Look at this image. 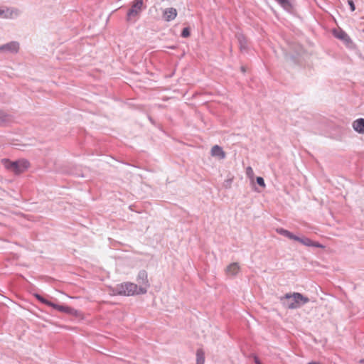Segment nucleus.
Listing matches in <instances>:
<instances>
[{
    "instance_id": "1",
    "label": "nucleus",
    "mask_w": 364,
    "mask_h": 364,
    "mask_svg": "<svg viewBox=\"0 0 364 364\" xmlns=\"http://www.w3.org/2000/svg\"><path fill=\"white\" fill-rule=\"evenodd\" d=\"M283 306L289 309H294L300 307L309 301L308 297L303 296L298 292L288 293L279 298Z\"/></svg>"
},
{
    "instance_id": "2",
    "label": "nucleus",
    "mask_w": 364,
    "mask_h": 364,
    "mask_svg": "<svg viewBox=\"0 0 364 364\" xmlns=\"http://www.w3.org/2000/svg\"><path fill=\"white\" fill-rule=\"evenodd\" d=\"M1 163L7 171L16 175L25 172L30 167V163L26 159L12 161L9 159H4L1 160Z\"/></svg>"
},
{
    "instance_id": "3",
    "label": "nucleus",
    "mask_w": 364,
    "mask_h": 364,
    "mask_svg": "<svg viewBox=\"0 0 364 364\" xmlns=\"http://www.w3.org/2000/svg\"><path fill=\"white\" fill-rule=\"evenodd\" d=\"M112 294L114 295L126 296L140 294L138 290V285L132 282H124L117 284L113 288Z\"/></svg>"
},
{
    "instance_id": "4",
    "label": "nucleus",
    "mask_w": 364,
    "mask_h": 364,
    "mask_svg": "<svg viewBox=\"0 0 364 364\" xmlns=\"http://www.w3.org/2000/svg\"><path fill=\"white\" fill-rule=\"evenodd\" d=\"M136 281L139 284L138 285V290L139 294H146L147 292L148 288L149 287L147 273L145 271L140 272L138 274Z\"/></svg>"
},
{
    "instance_id": "5",
    "label": "nucleus",
    "mask_w": 364,
    "mask_h": 364,
    "mask_svg": "<svg viewBox=\"0 0 364 364\" xmlns=\"http://www.w3.org/2000/svg\"><path fill=\"white\" fill-rule=\"evenodd\" d=\"M143 5V0H134L132 2L131 9L127 12L128 20L132 17L138 16L142 11Z\"/></svg>"
},
{
    "instance_id": "6",
    "label": "nucleus",
    "mask_w": 364,
    "mask_h": 364,
    "mask_svg": "<svg viewBox=\"0 0 364 364\" xmlns=\"http://www.w3.org/2000/svg\"><path fill=\"white\" fill-rule=\"evenodd\" d=\"M19 50V43L16 41H12L0 46V53H16Z\"/></svg>"
},
{
    "instance_id": "7",
    "label": "nucleus",
    "mask_w": 364,
    "mask_h": 364,
    "mask_svg": "<svg viewBox=\"0 0 364 364\" xmlns=\"http://www.w3.org/2000/svg\"><path fill=\"white\" fill-rule=\"evenodd\" d=\"M51 307L57 309L59 311L65 312V313L70 314V315H74V316L78 315V311L70 306L58 305V304H55L53 303V305Z\"/></svg>"
},
{
    "instance_id": "8",
    "label": "nucleus",
    "mask_w": 364,
    "mask_h": 364,
    "mask_svg": "<svg viewBox=\"0 0 364 364\" xmlns=\"http://www.w3.org/2000/svg\"><path fill=\"white\" fill-rule=\"evenodd\" d=\"M177 11L174 8L166 9L163 12V16L166 21L174 20L177 16Z\"/></svg>"
},
{
    "instance_id": "9",
    "label": "nucleus",
    "mask_w": 364,
    "mask_h": 364,
    "mask_svg": "<svg viewBox=\"0 0 364 364\" xmlns=\"http://www.w3.org/2000/svg\"><path fill=\"white\" fill-rule=\"evenodd\" d=\"M210 154L213 157H218L220 159L225 158V152L218 145H214L210 150Z\"/></svg>"
},
{
    "instance_id": "10",
    "label": "nucleus",
    "mask_w": 364,
    "mask_h": 364,
    "mask_svg": "<svg viewBox=\"0 0 364 364\" xmlns=\"http://www.w3.org/2000/svg\"><path fill=\"white\" fill-rule=\"evenodd\" d=\"M295 240L301 242V244H303L306 246H313V247H316L324 248V246H323L320 243H318L317 242H314L307 237L300 238V237H297V239H296Z\"/></svg>"
},
{
    "instance_id": "11",
    "label": "nucleus",
    "mask_w": 364,
    "mask_h": 364,
    "mask_svg": "<svg viewBox=\"0 0 364 364\" xmlns=\"http://www.w3.org/2000/svg\"><path fill=\"white\" fill-rule=\"evenodd\" d=\"M17 13L10 8H0V17L4 18H12Z\"/></svg>"
},
{
    "instance_id": "12",
    "label": "nucleus",
    "mask_w": 364,
    "mask_h": 364,
    "mask_svg": "<svg viewBox=\"0 0 364 364\" xmlns=\"http://www.w3.org/2000/svg\"><path fill=\"white\" fill-rule=\"evenodd\" d=\"M226 274L229 276H235L240 271V266L237 263H232L228 265L225 269Z\"/></svg>"
},
{
    "instance_id": "13",
    "label": "nucleus",
    "mask_w": 364,
    "mask_h": 364,
    "mask_svg": "<svg viewBox=\"0 0 364 364\" xmlns=\"http://www.w3.org/2000/svg\"><path fill=\"white\" fill-rule=\"evenodd\" d=\"M353 127L357 132L364 134V119L360 118L354 121Z\"/></svg>"
},
{
    "instance_id": "14",
    "label": "nucleus",
    "mask_w": 364,
    "mask_h": 364,
    "mask_svg": "<svg viewBox=\"0 0 364 364\" xmlns=\"http://www.w3.org/2000/svg\"><path fill=\"white\" fill-rule=\"evenodd\" d=\"M237 39L239 41L240 50L241 51L246 50L247 49V45H248L247 40L246 39V38L245 36H243L242 35H240L237 36Z\"/></svg>"
},
{
    "instance_id": "15",
    "label": "nucleus",
    "mask_w": 364,
    "mask_h": 364,
    "mask_svg": "<svg viewBox=\"0 0 364 364\" xmlns=\"http://www.w3.org/2000/svg\"><path fill=\"white\" fill-rule=\"evenodd\" d=\"M196 364L205 363V353L203 349H198L196 352Z\"/></svg>"
},
{
    "instance_id": "16",
    "label": "nucleus",
    "mask_w": 364,
    "mask_h": 364,
    "mask_svg": "<svg viewBox=\"0 0 364 364\" xmlns=\"http://www.w3.org/2000/svg\"><path fill=\"white\" fill-rule=\"evenodd\" d=\"M277 232H279V234L281 235H283L287 237H289V239H291V240H296L297 239V236H295L291 232H290L289 231L287 230H284V229H282V228H280V229H278L277 230Z\"/></svg>"
},
{
    "instance_id": "17",
    "label": "nucleus",
    "mask_w": 364,
    "mask_h": 364,
    "mask_svg": "<svg viewBox=\"0 0 364 364\" xmlns=\"http://www.w3.org/2000/svg\"><path fill=\"white\" fill-rule=\"evenodd\" d=\"M333 34L334 36L338 38V39H341V40H347L348 38V35L346 34V33H345L344 31H335L333 32Z\"/></svg>"
},
{
    "instance_id": "18",
    "label": "nucleus",
    "mask_w": 364,
    "mask_h": 364,
    "mask_svg": "<svg viewBox=\"0 0 364 364\" xmlns=\"http://www.w3.org/2000/svg\"><path fill=\"white\" fill-rule=\"evenodd\" d=\"M10 116L4 112V111L0 110V123L7 122L10 120Z\"/></svg>"
},
{
    "instance_id": "19",
    "label": "nucleus",
    "mask_w": 364,
    "mask_h": 364,
    "mask_svg": "<svg viewBox=\"0 0 364 364\" xmlns=\"http://www.w3.org/2000/svg\"><path fill=\"white\" fill-rule=\"evenodd\" d=\"M36 296L42 303L46 304V305H48L49 306H52L53 302L46 300V299L43 298L41 296H40L38 294H36Z\"/></svg>"
},
{
    "instance_id": "20",
    "label": "nucleus",
    "mask_w": 364,
    "mask_h": 364,
    "mask_svg": "<svg viewBox=\"0 0 364 364\" xmlns=\"http://www.w3.org/2000/svg\"><path fill=\"white\" fill-rule=\"evenodd\" d=\"M181 36L183 38H188L190 36V31L188 28H185L183 29Z\"/></svg>"
},
{
    "instance_id": "21",
    "label": "nucleus",
    "mask_w": 364,
    "mask_h": 364,
    "mask_svg": "<svg viewBox=\"0 0 364 364\" xmlns=\"http://www.w3.org/2000/svg\"><path fill=\"white\" fill-rule=\"evenodd\" d=\"M257 183L262 187H263V188L265 187L264 181L262 177L259 176L257 178Z\"/></svg>"
},
{
    "instance_id": "22",
    "label": "nucleus",
    "mask_w": 364,
    "mask_h": 364,
    "mask_svg": "<svg viewBox=\"0 0 364 364\" xmlns=\"http://www.w3.org/2000/svg\"><path fill=\"white\" fill-rule=\"evenodd\" d=\"M246 173L247 176L252 178L254 175L253 169L250 166L247 167L246 168Z\"/></svg>"
},
{
    "instance_id": "23",
    "label": "nucleus",
    "mask_w": 364,
    "mask_h": 364,
    "mask_svg": "<svg viewBox=\"0 0 364 364\" xmlns=\"http://www.w3.org/2000/svg\"><path fill=\"white\" fill-rule=\"evenodd\" d=\"M348 4H349V5L350 6L351 11H353L355 9V5H354L353 1H348Z\"/></svg>"
},
{
    "instance_id": "24",
    "label": "nucleus",
    "mask_w": 364,
    "mask_h": 364,
    "mask_svg": "<svg viewBox=\"0 0 364 364\" xmlns=\"http://www.w3.org/2000/svg\"><path fill=\"white\" fill-rule=\"evenodd\" d=\"M255 363L256 364H261V363L258 360L257 358H255Z\"/></svg>"
}]
</instances>
